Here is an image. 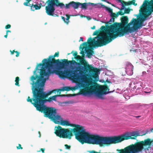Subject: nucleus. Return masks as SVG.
Returning <instances> with one entry per match:
<instances>
[{
  "mask_svg": "<svg viewBox=\"0 0 153 153\" xmlns=\"http://www.w3.org/2000/svg\"><path fill=\"white\" fill-rule=\"evenodd\" d=\"M153 146V140L149 138L136 142L126 147L127 153H140L148 150L150 146Z\"/></svg>",
  "mask_w": 153,
  "mask_h": 153,
  "instance_id": "9",
  "label": "nucleus"
},
{
  "mask_svg": "<svg viewBox=\"0 0 153 153\" xmlns=\"http://www.w3.org/2000/svg\"><path fill=\"white\" fill-rule=\"evenodd\" d=\"M61 18L63 20L64 22L65 23H66V21H65V17L62 16L61 17Z\"/></svg>",
  "mask_w": 153,
  "mask_h": 153,
  "instance_id": "37",
  "label": "nucleus"
},
{
  "mask_svg": "<svg viewBox=\"0 0 153 153\" xmlns=\"http://www.w3.org/2000/svg\"><path fill=\"white\" fill-rule=\"evenodd\" d=\"M65 146L66 149H70L71 148V146H70L68 145L67 144H65Z\"/></svg>",
  "mask_w": 153,
  "mask_h": 153,
  "instance_id": "29",
  "label": "nucleus"
},
{
  "mask_svg": "<svg viewBox=\"0 0 153 153\" xmlns=\"http://www.w3.org/2000/svg\"><path fill=\"white\" fill-rule=\"evenodd\" d=\"M151 7L147 9L149 2L147 0H145L140 7V9L139 10V15L137 16V19L133 18L132 28L133 31L143 26L144 22L153 12V0H151Z\"/></svg>",
  "mask_w": 153,
  "mask_h": 153,
  "instance_id": "6",
  "label": "nucleus"
},
{
  "mask_svg": "<svg viewBox=\"0 0 153 153\" xmlns=\"http://www.w3.org/2000/svg\"><path fill=\"white\" fill-rule=\"evenodd\" d=\"M36 108L37 110L38 111V106H34Z\"/></svg>",
  "mask_w": 153,
  "mask_h": 153,
  "instance_id": "42",
  "label": "nucleus"
},
{
  "mask_svg": "<svg viewBox=\"0 0 153 153\" xmlns=\"http://www.w3.org/2000/svg\"><path fill=\"white\" fill-rule=\"evenodd\" d=\"M151 104H153V103H151Z\"/></svg>",
  "mask_w": 153,
  "mask_h": 153,
  "instance_id": "60",
  "label": "nucleus"
},
{
  "mask_svg": "<svg viewBox=\"0 0 153 153\" xmlns=\"http://www.w3.org/2000/svg\"><path fill=\"white\" fill-rule=\"evenodd\" d=\"M145 134H143L142 135H141L142 136V135H145Z\"/></svg>",
  "mask_w": 153,
  "mask_h": 153,
  "instance_id": "55",
  "label": "nucleus"
},
{
  "mask_svg": "<svg viewBox=\"0 0 153 153\" xmlns=\"http://www.w3.org/2000/svg\"><path fill=\"white\" fill-rule=\"evenodd\" d=\"M127 3V5H131L132 4V1H129L127 2H126Z\"/></svg>",
  "mask_w": 153,
  "mask_h": 153,
  "instance_id": "31",
  "label": "nucleus"
},
{
  "mask_svg": "<svg viewBox=\"0 0 153 153\" xmlns=\"http://www.w3.org/2000/svg\"><path fill=\"white\" fill-rule=\"evenodd\" d=\"M59 55V52L58 51L53 55H50L48 58L44 59L42 63H39V66H42L40 72H42L45 75H48L55 73L59 76L56 71H60L56 70V66L58 67L59 69L61 70L65 68L69 64L72 63V61H68L67 59H61V61L59 59H55V57H58Z\"/></svg>",
  "mask_w": 153,
  "mask_h": 153,
  "instance_id": "3",
  "label": "nucleus"
},
{
  "mask_svg": "<svg viewBox=\"0 0 153 153\" xmlns=\"http://www.w3.org/2000/svg\"><path fill=\"white\" fill-rule=\"evenodd\" d=\"M86 84L87 87L82 90L81 92L83 94H89L94 93L95 95L98 98L103 99V95L108 93L109 89L106 84L104 85L99 86L96 82L91 80H87L86 79L82 81Z\"/></svg>",
  "mask_w": 153,
  "mask_h": 153,
  "instance_id": "7",
  "label": "nucleus"
},
{
  "mask_svg": "<svg viewBox=\"0 0 153 153\" xmlns=\"http://www.w3.org/2000/svg\"><path fill=\"white\" fill-rule=\"evenodd\" d=\"M81 16L82 17H86L85 16L83 15H82Z\"/></svg>",
  "mask_w": 153,
  "mask_h": 153,
  "instance_id": "48",
  "label": "nucleus"
},
{
  "mask_svg": "<svg viewBox=\"0 0 153 153\" xmlns=\"http://www.w3.org/2000/svg\"><path fill=\"white\" fill-rule=\"evenodd\" d=\"M66 16H67L66 23L68 24L69 22V20L70 18V16L67 14H66Z\"/></svg>",
  "mask_w": 153,
  "mask_h": 153,
  "instance_id": "25",
  "label": "nucleus"
},
{
  "mask_svg": "<svg viewBox=\"0 0 153 153\" xmlns=\"http://www.w3.org/2000/svg\"><path fill=\"white\" fill-rule=\"evenodd\" d=\"M91 28L92 29H94L95 28V26H94L93 27H91Z\"/></svg>",
  "mask_w": 153,
  "mask_h": 153,
  "instance_id": "44",
  "label": "nucleus"
},
{
  "mask_svg": "<svg viewBox=\"0 0 153 153\" xmlns=\"http://www.w3.org/2000/svg\"><path fill=\"white\" fill-rule=\"evenodd\" d=\"M120 1H121V3L122 4V6L123 7H124L125 6L127 5V4L126 3H127L126 2L122 1L121 0H120Z\"/></svg>",
  "mask_w": 153,
  "mask_h": 153,
  "instance_id": "27",
  "label": "nucleus"
},
{
  "mask_svg": "<svg viewBox=\"0 0 153 153\" xmlns=\"http://www.w3.org/2000/svg\"><path fill=\"white\" fill-rule=\"evenodd\" d=\"M54 133L57 136L63 138H68L71 139L73 134L72 131H70L68 129L62 128V127L58 126L55 128Z\"/></svg>",
  "mask_w": 153,
  "mask_h": 153,
  "instance_id": "13",
  "label": "nucleus"
},
{
  "mask_svg": "<svg viewBox=\"0 0 153 153\" xmlns=\"http://www.w3.org/2000/svg\"><path fill=\"white\" fill-rule=\"evenodd\" d=\"M107 36L106 35H100L97 37H95L92 39L91 37L89 38L88 42H84L80 45L79 49H82L80 52L82 54V57L84 58L85 52L84 51V48H88V45H92L94 47H98L106 45L111 42V39L107 40L106 39Z\"/></svg>",
  "mask_w": 153,
  "mask_h": 153,
  "instance_id": "8",
  "label": "nucleus"
},
{
  "mask_svg": "<svg viewBox=\"0 0 153 153\" xmlns=\"http://www.w3.org/2000/svg\"><path fill=\"white\" fill-rule=\"evenodd\" d=\"M81 4V3L79 2H75L74 1L70 2L68 4H65V7L66 9H69L70 7H72L74 9H77L78 8Z\"/></svg>",
  "mask_w": 153,
  "mask_h": 153,
  "instance_id": "14",
  "label": "nucleus"
},
{
  "mask_svg": "<svg viewBox=\"0 0 153 153\" xmlns=\"http://www.w3.org/2000/svg\"><path fill=\"white\" fill-rule=\"evenodd\" d=\"M126 72L129 75H131L133 74V66L131 63L128 62H127L126 63Z\"/></svg>",
  "mask_w": 153,
  "mask_h": 153,
  "instance_id": "15",
  "label": "nucleus"
},
{
  "mask_svg": "<svg viewBox=\"0 0 153 153\" xmlns=\"http://www.w3.org/2000/svg\"><path fill=\"white\" fill-rule=\"evenodd\" d=\"M40 150L41 151L42 153H45L44 151L45 150V149L41 148L40 149Z\"/></svg>",
  "mask_w": 153,
  "mask_h": 153,
  "instance_id": "38",
  "label": "nucleus"
},
{
  "mask_svg": "<svg viewBox=\"0 0 153 153\" xmlns=\"http://www.w3.org/2000/svg\"><path fill=\"white\" fill-rule=\"evenodd\" d=\"M106 9L110 13H111V14L113 13V10L112 9L107 7H106Z\"/></svg>",
  "mask_w": 153,
  "mask_h": 153,
  "instance_id": "24",
  "label": "nucleus"
},
{
  "mask_svg": "<svg viewBox=\"0 0 153 153\" xmlns=\"http://www.w3.org/2000/svg\"><path fill=\"white\" fill-rule=\"evenodd\" d=\"M83 38L82 37H80V40H79V42H80V41H83Z\"/></svg>",
  "mask_w": 153,
  "mask_h": 153,
  "instance_id": "41",
  "label": "nucleus"
},
{
  "mask_svg": "<svg viewBox=\"0 0 153 153\" xmlns=\"http://www.w3.org/2000/svg\"><path fill=\"white\" fill-rule=\"evenodd\" d=\"M73 55L74 56V57L76 56H77V51H76L75 52L73 53Z\"/></svg>",
  "mask_w": 153,
  "mask_h": 153,
  "instance_id": "35",
  "label": "nucleus"
},
{
  "mask_svg": "<svg viewBox=\"0 0 153 153\" xmlns=\"http://www.w3.org/2000/svg\"><path fill=\"white\" fill-rule=\"evenodd\" d=\"M88 48L85 49V52L87 53V57L90 58L91 57V56L94 53V51L90 49H87Z\"/></svg>",
  "mask_w": 153,
  "mask_h": 153,
  "instance_id": "18",
  "label": "nucleus"
},
{
  "mask_svg": "<svg viewBox=\"0 0 153 153\" xmlns=\"http://www.w3.org/2000/svg\"><path fill=\"white\" fill-rule=\"evenodd\" d=\"M87 18L88 20H91V18L89 17H87Z\"/></svg>",
  "mask_w": 153,
  "mask_h": 153,
  "instance_id": "45",
  "label": "nucleus"
},
{
  "mask_svg": "<svg viewBox=\"0 0 153 153\" xmlns=\"http://www.w3.org/2000/svg\"><path fill=\"white\" fill-rule=\"evenodd\" d=\"M19 77L17 76L16 77L15 80V82H16L15 85H16L18 86H20L19 83Z\"/></svg>",
  "mask_w": 153,
  "mask_h": 153,
  "instance_id": "21",
  "label": "nucleus"
},
{
  "mask_svg": "<svg viewBox=\"0 0 153 153\" xmlns=\"http://www.w3.org/2000/svg\"><path fill=\"white\" fill-rule=\"evenodd\" d=\"M39 137H40V135H41V134H40V133L39 131Z\"/></svg>",
  "mask_w": 153,
  "mask_h": 153,
  "instance_id": "51",
  "label": "nucleus"
},
{
  "mask_svg": "<svg viewBox=\"0 0 153 153\" xmlns=\"http://www.w3.org/2000/svg\"><path fill=\"white\" fill-rule=\"evenodd\" d=\"M46 3L48 5L45 7L46 12L48 15L54 17L58 16V15L54 13L55 10L54 6L60 7L61 8L64 7V4L60 2L58 0H47Z\"/></svg>",
  "mask_w": 153,
  "mask_h": 153,
  "instance_id": "12",
  "label": "nucleus"
},
{
  "mask_svg": "<svg viewBox=\"0 0 153 153\" xmlns=\"http://www.w3.org/2000/svg\"><path fill=\"white\" fill-rule=\"evenodd\" d=\"M134 117H135L136 118H138L139 117H140V116H134Z\"/></svg>",
  "mask_w": 153,
  "mask_h": 153,
  "instance_id": "47",
  "label": "nucleus"
},
{
  "mask_svg": "<svg viewBox=\"0 0 153 153\" xmlns=\"http://www.w3.org/2000/svg\"><path fill=\"white\" fill-rule=\"evenodd\" d=\"M111 16L113 22L114 21V19L118 16V15L117 13L116 14L115 13H112L111 14Z\"/></svg>",
  "mask_w": 153,
  "mask_h": 153,
  "instance_id": "20",
  "label": "nucleus"
},
{
  "mask_svg": "<svg viewBox=\"0 0 153 153\" xmlns=\"http://www.w3.org/2000/svg\"><path fill=\"white\" fill-rule=\"evenodd\" d=\"M132 4L134 5V6H136L137 5V4L135 3V1H132Z\"/></svg>",
  "mask_w": 153,
  "mask_h": 153,
  "instance_id": "39",
  "label": "nucleus"
},
{
  "mask_svg": "<svg viewBox=\"0 0 153 153\" xmlns=\"http://www.w3.org/2000/svg\"><path fill=\"white\" fill-rule=\"evenodd\" d=\"M10 52L11 55H13L14 53H16V57H18L19 56V53L17 51H15L14 50L13 51H11L10 50Z\"/></svg>",
  "mask_w": 153,
  "mask_h": 153,
  "instance_id": "22",
  "label": "nucleus"
},
{
  "mask_svg": "<svg viewBox=\"0 0 153 153\" xmlns=\"http://www.w3.org/2000/svg\"><path fill=\"white\" fill-rule=\"evenodd\" d=\"M117 13L118 15V16L119 15L122 16L123 15L125 14L124 13V12L123 13V12L121 11H118Z\"/></svg>",
  "mask_w": 153,
  "mask_h": 153,
  "instance_id": "28",
  "label": "nucleus"
},
{
  "mask_svg": "<svg viewBox=\"0 0 153 153\" xmlns=\"http://www.w3.org/2000/svg\"><path fill=\"white\" fill-rule=\"evenodd\" d=\"M101 29L102 30H105L106 29V27L104 26H102L101 27Z\"/></svg>",
  "mask_w": 153,
  "mask_h": 153,
  "instance_id": "33",
  "label": "nucleus"
},
{
  "mask_svg": "<svg viewBox=\"0 0 153 153\" xmlns=\"http://www.w3.org/2000/svg\"><path fill=\"white\" fill-rule=\"evenodd\" d=\"M153 131V128L151 129V131L152 132Z\"/></svg>",
  "mask_w": 153,
  "mask_h": 153,
  "instance_id": "52",
  "label": "nucleus"
},
{
  "mask_svg": "<svg viewBox=\"0 0 153 153\" xmlns=\"http://www.w3.org/2000/svg\"><path fill=\"white\" fill-rule=\"evenodd\" d=\"M38 70V63H37L35 70L33 71V75L30 78L32 82L31 89L33 94V97L31 98L28 96L27 101L30 102L33 105H38V74H36V71Z\"/></svg>",
  "mask_w": 153,
  "mask_h": 153,
  "instance_id": "10",
  "label": "nucleus"
},
{
  "mask_svg": "<svg viewBox=\"0 0 153 153\" xmlns=\"http://www.w3.org/2000/svg\"><path fill=\"white\" fill-rule=\"evenodd\" d=\"M71 53H68V55H69V54H71Z\"/></svg>",
  "mask_w": 153,
  "mask_h": 153,
  "instance_id": "56",
  "label": "nucleus"
},
{
  "mask_svg": "<svg viewBox=\"0 0 153 153\" xmlns=\"http://www.w3.org/2000/svg\"><path fill=\"white\" fill-rule=\"evenodd\" d=\"M134 1V0H132V1Z\"/></svg>",
  "mask_w": 153,
  "mask_h": 153,
  "instance_id": "59",
  "label": "nucleus"
},
{
  "mask_svg": "<svg viewBox=\"0 0 153 153\" xmlns=\"http://www.w3.org/2000/svg\"><path fill=\"white\" fill-rule=\"evenodd\" d=\"M123 9V8H121V10H122Z\"/></svg>",
  "mask_w": 153,
  "mask_h": 153,
  "instance_id": "57",
  "label": "nucleus"
},
{
  "mask_svg": "<svg viewBox=\"0 0 153 153\" xmlns=\"http://www.w3.org/2000/svg\"><path fill=\"white\" fill-rule=\"evenodd\" d=\"M101 6L102 7H103L105 8V9H106V7H107L105 6L104 5H103V4H101Z\"/></svg>",
  "mask_w": 153,
  "mask_h": 153,
  "instance_id": "43",
  "label": "nucleus"
},
{
  "mask_svg": "<svg viewBox=\"0 0 153 153\" xmlns=\"http://www.w3.org/2000/svg\"><path fill=\"white\" fill-rule=\"evenodd\" d=\"M61 89H62V88L61 89H58L57 91V93H58V94H59L58 95H61L60 94L61 92V91H60L61 90Z\"/></svg>",
  "mask_w": 153,
  "mask_h": 153,
  "instance_id": "34",
  "label": "nucleus"
},
{
  "mask_svg": "<svg viewBox=\"0 0 153 153\" xmlns=\"http://www.w3.org/2000/svg\"><path fill=\"white\" fill-rule=\"evenodd\" d=\"M26 2H25L23 4L25 6L30 7V8L32 10L34 11L35 10L38 9V5L37 4L34 5L33 4H30L29 3L31 0H26Z\"/></svg>",
  "mask_w": 153,
  "mask_h": 153,
  "instance_id": "16",
  "label": "nucleus"
},
{
  "mask_svg": "<svg viewBox=\"0 0 153 153\" xmlns=\"http://www.w3.org/2000/svg\"><path fill=\"white\" fill-rule=\"evenodd\" d=\"M74 58L76 61H79V62H76L74 60L71 61L78 66L76 67V69L74 70H69L64 71H56L60 77L63 78L67 77L75 82L80 81H85L86 78L83 75L86 73H89L92 77L94 79L97 77L98 69L94 68L91 65L88 64L84 58L79 55L74 57Z\"/></svg>",
  "mask_w": 153,
  "mask_h": 153,
  "instance_id": "2",
  "label": "nucleus"
},
{
  "mask_svg": "<svg viewBox=\"0 0 153 153\" xmlns=\"http://www.w3.org/2000/svg\"><path fill=\"white\" fill-rule=\"evenodd\" d=\"M106 82L109 83H111V82L110 81H109L108 80H106Z\"/></svg>",
  "mask_w": 153,
  "mask_h": 153,
  "instance_id": "49",
  "label": "nucleus"
},
{
  "mask_svg": "<svg viewBox=\"0 0 153 153\" xmlns=\"http://www.w3.org/2000/svg\"><path fill=\"white\" fill-rule=\"evenodd\" d=\"M76 88L75 87H70L68 86L63 87L62 88V89L60 91H68L70 90L75 91L76 90Z\"/></svg>",
  "mask_w": 153,
  "mask_h": 153,
  "instance_id": "19",
  "label": "nucleus"
},
{
  "mask_svg": "<svg viewBox=\"0 0 153 153\" xmlns=\"http://www.w3.org/2000/svg\"><path fill=\"white\" fill-rule=\"evenodd\" d=\"M107 3H108L109 4H111V3H110V2H109V1H106Z\"/></svg>",
  "mask_w": 153,
  "mask_h": 153,
  "instance_id": "50",
  "label": "nucleus"
},
{
  "mask_svg": "<svg viewBox=\"0 0 153 153\" xmlns=\"http://www.w3.org/2000/svg\"><path fill=\"white\" fill-rule=\"evenodd\" d=\"M112 19H110V20H109V22H111V21H112Z\"/></svg>",
  "mask_w": 153,
  "mask_h": 153,
  "instance_id": "53",
  "label": "nucleus"
},
{
  "mask_svg": "<svg viewBox=\"0 0 153 153\" xmlns=\"http://www.w3.org/2000/svg\"><path fill=\"white\" fill-rule=\"evenodd\" d=\"M58 122L55 124H60L62 126H69L74 127L71 129L73 132L76 139L82 144L84 143H91L99 145L100 146L104 145L109 146L121 142L124 140V134L121 136L113 137H101L97 135L90 134L86 132L84 127L79 125L70 124L67 120H63L60 116V118L57 120Z\"/></svg>",
  "mask_w": 153,
  "mask_h": 153,
  "instance_id": "1",
  "label": "nucleus"
},
{
  "mask_svg": "<svg viewBox=\"0 0 153 153\" xmlns=\"http://www.w3.org/2000/svg\"><path fill=\"white\" fill-rule=\"evenodd\" d=\"M108 31L109 32H107L106 33H104V34H100L99 35H98V33H99V31L97 30H96L95 32H94V33L93 34V35H97V36H96V37H97V36H98V35H102V34H107L108 33H109V32L111 33L109 31L108 29Z\"/></svg>",
  "mask_w": 153,
  "mask_h": 153,
  "instance_id": "23",
  "label": "nucleus"
},
{
  "mask_svg": "<svg viewBox=\"0 0 153 153\" xmlns=\"http://www.w3.org/2000/svg\"><path fill=\"white\" fill-rule=\"evenodd\" d=\"M8 33H6V35H5L4 36V37L5 38H7V36H8Z\"/></svg>",
  "mask_w": 153,
  "mask_h": 153,
  "instance_id": "40",
  "label": "nucleus"
},
{
  "mask_svg": "<svg viewBox=\"0 0 153 153\" xmlns=\"http://www.w3.org/2000/svg\"><path fill=\"white\" fill-rule=\"evenodd\" d=\"M43 74L42 72H40V76H39V105H45L44 104L47 102L51 103L53 101H56L57 97L66 96L65 95H56L46 99L49 95L57 90H53L47 93L44 92V87L46 80L48 79L50 75H45Z\"/></svg>",
  "mask_w": 153,
  "mask_h": 153,
  "instance_id": "5",
  "label": "nucleus"
},
{
  "mask_svg": "<svg viewBox=\"0 0 153 153\" xmlns=\"http://www.w3.org/2000/svg\"><path fill=\"white\" fill-rule=\"evenodd\" d=\"M39 111L44 114V116L48 117L54 123H57L60 115L57 113V110L54 108L47 106H39Z\"/></svg>",
  "mask_w": 153,
  "mask_h": 153,
  "instance_id": "11",
  "label": "nucleus"
},
{
  "mask_svg": "<svg viewBox=\"0 0 153 153\" xmlns=\"http://www.w3.org/2000/svg\"><path fill=\"white\" fill-rule=\"evenodd\" d=\"M17 149H22L23 148L22 147L21 145L20 144H19V146L17 147Z\"/></svg>",
  "mask_w": 153,
  "mask_h": 153,
  "instance_id": "32",
  "label": "nucleus"
},
{
  "mask_svg": "<svg viewBox=\"0 0 153 153\" xmlns=\"http://www.w3.org/2000/svg\"><path fill=\"white\" fill-rule=\"evenodd\" d=\"M102 1H106V0H102Z\"/></svg>",
  "mask_w": 153,
  "mask_h": 153,
  "instance_id": "54",
  "label": "nucleus"
},
{
  "mask_svg": "<svg viewBox=\"0 0 153 153\" xmlns=\"http://www.w3.org/2000/svg\"><path fill=\"white\" fill-rule=\"evenodd\" d=\"M90 4H91L94 6H96V4L94 3H91L90 2L89 3H81L80 6H81V8L82 9H84L86 10L87 9V7Z\"/></svg>",
  "mask_w": 153,
  "mask_h": 153,
  "instance_id": "17",
  "label": "nucleus"
},
{
  "mask_svg": "<svg viewBox=\"0 0 153 153\" xmlns=\"http://www.w3.org/2000/svg\"><path fill=\"white\" fill-rule=\"evenodd\" d=\"M11 26L10 24H8L6 25L5 27V28L6 29H8L10 28L11 27Z\"/></svg>",
  "mask_w": 153,
  "mask_h": 153,
  "instance_id": "30",
  "label": "nucleus"
},
{
  "mask_svg": "<svg viewBox=\"0 0 153 153\" xmlns=\"http://www.w3.org/2000/svg\"><path fill=\"white\" fill-rule=\"evenodd\" d=\"M121 22H115L108 27V30L111 33L105 34L107 36V40L111 39V42L113 39L118 36H123L125 34L133 31L132 27H130L133 25V18L128 24V18L127 16H123L121 18Z\"/></svg>",
  "mask_w": 153,
  "mask_h": 153,
  "instance_id": "4",
  "label": "nucleus"
},
{
  "mask_svg": "<svg viewBox=\"0 0 153 153\" xmlns=\"http://www.w3.org/2000/svg\"><path fill=\"white\" fill-rule=\"evenodd\" d=\"M130 9L129 8H126L125 10L124 13H129L130 12Z\"/></svg>",
  "mask_w": 153,
  "mask_h": 153,
  "instance_id": "26",
  "label": "nucleus"
},
{
  "mask_svg": "<svg viewBox=\"0 0 153 153\" xmlns=\"http://www.w3.org/2000/svg\"><path fill=\"white\" fill-rule=\"evenodd\" d=\"M73 51H72V52H71V53H73Z\"/></svg>",
  "mask_w": 153,
  "mask_h": 153,
  "instance_id": "58",
  "label": "nucleus"
},
{
  "mask_svg": "<svg viewBox=\"0 0 153 153\" xmlns=\"http://www.w3.org/2000/svg\"><path fill=\"white\" fill-rule=\"evenodd\" d=\"M46 3H45V4H44V5H42V3H40V4H39V10L41 8V7L42 6H44Z\"/></svg>",
  "mask_w": 153,
  "mask_h": 153,
  "instance_id": "36",
  "label": "nucleus"
},
{
  "mask_svg": "<svg viewBox=\"0 0 153 153\" xmlns=\"http://www.w3.org/2000/svg\"><path fill=\"white\" fill-rule=\"evenodd\" d=\"M8 32H11V31L9 30H7L6 33H8Z\"/></svg>",
  "mask_w": 153,
  "mask_h": 153,
  "instance_id": "46",
  "label": "nucleus"
}]
</instances>
